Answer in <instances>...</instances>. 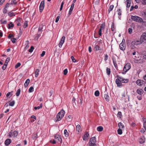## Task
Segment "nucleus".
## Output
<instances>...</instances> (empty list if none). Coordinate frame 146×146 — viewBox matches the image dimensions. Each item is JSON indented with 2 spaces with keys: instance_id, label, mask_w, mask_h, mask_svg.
<instances>
[{
  "instance_id": "nucleus-1",
  "label": "nucleus",
  "mask_w": 146,
  "mask_h": 146,
  "mask_svg": "<svg viewBox=\"0 0 146 146\" xmlns=\"http://www.w3.org/2000/svg\"><path fill=\"white\" fill-rule=\"evenodd\" d=\"M143 42L141 41V39L140 40H135L132 41L131 43V45L130 47L131 49H133L136 48L135 46H137L138 45L140 44H141Z\"/></svg>"
},
{
  "instance_id": "nucleus-2",
  "label": "nucleus",
  "mask_w": 146,
  "mask_h": 146,
  "mask_svg": "<svg viewBox=\"0 0 146 146\" xmlns=\"http://www.w3.org/2000/svg\"><path fill=\"white\" fill-rule=\"evenodd\" d=\"M65 113L63 109L61 110L56 115L57 121H60L64 117Z\"/></svg>"
},
{
  "instance_id": "nucleus-3",
  "label": "nucleus",
  "mask_w": 146,
  "mask_h": 146,
  "mask_svg": "<svg viewBox=\"0 0 146 146\" xmlns=\"http://www.w3.org/2000/svg\"><path fill=\"white\" fill-rule=\"evenodd\" d=\"M18 134V132L16 131L12 132V130L9 132L7 135V137L9 138H11L13 137L14 138L17 137Z\"/></svg>"
},
{
  "instance_id": "nucleus-4",
  "label": "nucleus",
  "mask_w": 146,
  "mask_h": 146,
  "mask_svg": "<svg viewBox=\"0 0 146 146\" xmlns=\"http://www.w3.org/2000/svg\"><path fill=\"white\" fill-rule=\"evenodd\" d=\"M96 142V138L95 137H91L89 142V146H96V144L95 143Z\"/></svg>"
},
{
  "instance_id": "nucleus-5",
  "label": "nucleus",
  "mask_w": 146,
  "mask_h": 146,
  "mask_svg": "<svg viewBox=\"0 0 146 146\" xmlns=\"http://www.w3.org/2000/svg\"><path fill=\"white\" fill-rule=\"evenodd\" d=\"M131 19L133 21L137 22L139 23L143 22V21L142 19L138 16H131Z\"/></svg>"
},
{
  "instance_id": "nucleus-6",
  "label": "nucleus",
  "mask_w": 146,
  "mask_h": 146,
  "mask_svg": "<svg viewBox=\"0 0 146 146\" xmlns=\"http://www.w3.org/2000/svg\"><path fill=\"white\" fill-rule=\"evenodd\" d=\"M105 26L106 25L105 23H103L101 25L100 28L98 32V34L99 36V37L102 36V32L104 31Z\"/></svg>"
},
{
  "instance_id": "nucleus-7",
  "label": "nucleus",
  "mask_w": 146,
  "mask_h": 146,
  "mask_svg": "<svg viewBox=\"0 0 146 146\" xmlns=\"http://www.w3.org/2000/svg\"><path fill=\"white\" fill-rule=\"evenodd\" d=\"M131 68V64L129 63H127L124 66L123 69V73L125 74Z\"/></svg>"
},
{
  "instance_id": "nucleus-8",
  "label": "nucleus",
  "mask_w": 146,
  "mask_h": 146,
  "mask_svg": "<svg viewBox=\"0 0 146 146\" xmlns=\"http://www.w3.org/2000/svg\"><path fill=\"white\" fill-rule=\"evenodd\" d=\"M117 79L115 80V82L118 87L121 88L122 86L121 81L118 77H116Z\"/></svg>"
},
{
  "instance_id": "nucleus-9",
  "label": "nucleus",
  "mask_w": 146,
  "mask_h": 146,
  "mask_svg": "<svg viewBox=\"0 0 146 146\" xmlns=\"http://www.w3.org/2000/svg\"><path fill=\"white\" fill-rule=\"evenodd\" d=\"M136 83L138 86H141L145 83V82L143 80L138 79L136 81Z\"/></svg>"
},
{
  "instance_id": "nucleus-10",
  "label": "nucleus",
  "mask_w": 146,
  "mask_h": 146,
  "mask_svg": "<svg viewBox=\"0 0 146 146\" xmlns=\"http://www.w3.org/2000/svg\"><path fill=\"white\" fill-rule=\"evenodd\" d=\"M116 77H118L119 78L121 81L122 83H126L129 81L128 79H124L123 77L119 75H117Z\"/></svg>"
},
{
  "instance_id": "nucleus-11",
  "label": "nucleus",
  "mask_w": 146,
  "mask_h": 146,
  "mask_svg": "<svg viewBox=\"0 0 146 146\" xmlns=\"http://www.w3.org/2000/svg\"><path fill=\"white\" fill-rule=\"evenodd\" d=\"M10 60V58L9 57H8L5 61V63L4 64L3 66L2 67V69L3 70H5L7 65L8 62Z\"/></svg>"
},
{
  "instance_id": "nucleus-12",
  "label": "nucleus",
  "mask_w": 146,
  "mask_h": 146,
  "mask_svg": "<svg viewBox=\"0 0 146 146\" xmlns=\"http://www.w3.org/2000/svg\"><path fill=\"white\" fill-rule=\"evenodd\" d=\"M44 1H42L40 3L39 6V11L41 13L44 9Z\"/></svg>"
},
{
  "instance_id": "nucleus-13",
  "label": "nucleus",
  "mask_w": 146,
  "mask_h": 146,
  "mask_svg": "<svg viewBox=\"0 0 146 146\" xmlns=\"http://www.w3.org/2000/svg\"><path fill=\"white\" fill-rule=\"evenodd\" d=\"M141 41L143 42H145L146 41V33H143L141 36Z\"/></svg>"
},
{
  "instance_id": "nucleus-14",
  "label": "nucleus",
  "mask_w": 146,
  "mask_h": 146,
  "mask_svg": "<svg viewBox=\"0 0 146 146\" xmlns=\"http://www.w3.org/2000/svg\"><path fill=\"white\" fill-rule=\"evenodd\" d=\"M22 22V19L20 18H19L16 20L15 23L17 24V26H19L21 25V23Z\"/></svg>"
},
{
  "instance_id": "nucleus-15",
  "label": "nucleus",
  "mask_w": 146,
  "mask_h": 146,
  "mask_svg": "<svg viewBox=\"0 0 146 146\" xmlns=\"http://www.w3.org/2000/svg\"><path fill=\"white\" fill-rule=\"evenodd\" d=\"M54 139L57 142H59L61 143L62 142V139L61 136L59 135H55L54 136Z\"/></svg>"
},
{
  "instance_id": "nucleus-16",
  "label": "nucleus",
  "mask_w": 146,
  "mask_h": 146,
  "mask_svg": "<svg viewBox=\"0 0 146 146\" xmlns=\"http://www.w3.org/2000/svg\"><path fill=\"white\" fill-rule=\"evenodd\" d=\"M125 43L123 42H121L119 45V48L122 50H124L125 49Z\"/></svg>"
},
{
  "instance_id": "nucleus-17",
  "label": "nucleus",
  "mask_w": 146,
  "mask_h": 146,
  "mask_svg": "<svg viewBox=\"0 0 146 146\" xmlns=\"http://www.w3.org/2000/svg\"><path fill=\"white\" fill-rule=\"evenodd\" d=\"M74 3H73L72 4L68 13V14L69 15H70L71 14L72 11H73L74 8Z\"/></svg>"
},
{
  "instance_id": "nucleus-18",
  "label": "nucleus",
  "mask_w": 146,
  "mask_h": 146,
  "mask_svg": "<svg viewBox=\"0 0 146 146\" xmlns=\"http://www.w3.org/2000/svg\"><path fill=\"white\" fill-rule=\"evenodd\" d=\"M43 25H39L38 31V35L40 36V34L41 33V32L42 31V29L43 28Z\"/></svg>"
},
{
  "instance_id": "nucleus-19",
  "label": "nucleus",
  "mask_w": 146,
  "mask_h": 146,
  "mask_svg": "<svg viewBox=\"0 0 146 146\" xmlns=\"http://www.w3.org/2000/svg\"><path fill=\"white\" fill-rule=\"evenodd\" d=\"M25 47L24 49V50H27L29 47V41L28 40H26L25 41Z\"/></svg>"
},
{
  "instance_id": "nucleus-20",
  "label": "nucleus",
  "mask_w": 146,
  "mask_h": 146,
  "mask_svg": "<svg viewBox=\"0 0 146 146\" xmlns=\"http://www.w3.org/2000/svg\"><path fill=\"white\" fill-rule=\"evenodd\" d=\"M89 136V134L88 132H86L84 135L83 136V140L84 141H86L88 139V137Z\"/></svg>"
},
{
  "instance_id": "nucleus-21",
  "label": "nucleus",
  "mask_w": 146,
  "mask_h": 146,
  "mask_svg": "<svg viewBox=\"0 0 146 146\" xmlns=\"http://www.w3.org/2000/svg\"><path fill=\"white\" fill-rule=\"evenodd\" d=\"M76 130L78 132V133L81 132L82 131V129L81 126L80 125H78L76 127Z\"/></svg>"
},
{
  "instance_id": "nucleus-22",
  "label": "nucleus",
  "mask_w": 146,
  "mask_h": 146,
  "mask_svg": "<svg viewBox=\"0 0 146 146\" xmlns=\"http://www.w3.org/2000/svg\"><path fill=\"white\" fill-rule=\"evenodd\" d=\"M136 92L139 95H142L143 94L144 91L141 89H138L137 90Z\"/></svg>"
},
{
  "instance_id": "nucleus-23",
  "label": "nucleus",
  "mask_w": 146,
  "mask_h": 146,
  "mask_svg": "<svg viewBox=\"0 0 146 146\" xmlns=\"http://www.w3.org/2000/svg\"><path fill=\"white\" fill-rule=\"evenodd\" d=\"M112 60L115 67L116 69H117V66L116 59L115 58H112Z\"/></svg>"
},
{
  "instance_id": "nucleus-24",
  "label": "nucleus",
  "mask_w": 146,
  "mask_h": 146,
  "mask_svg": "<svg viewBox=\"0 0 146 146\" xmlns=\"http://www.w3.org/2000/svg\"><path fill=\"white\" fill-rule=\"evenodd\" d=\"M11 141L10 139H6L5 142V144L6 145H8L11 143Z\"/></svg>"
},
{
  "instance_id": "nucleus-25",
  "label": "nucleus",
  "mask_w": 146,
  "mask_h": 146,
  "mask_svg": "<svg viewBox=\"0 0 146 146\" xmlns=\"http://www.w3.org/2000/svg\"><path fill=\"white\" fill-rule=\"evenodd\" d=\"M39 72L40 70L38 69H37L35 70L34 72V73L35 74V76L36 78L38 76Z\"/></svg>"
},
{
  "instance_id": "nucleus-26",
  "label": "nucleus",
  "mask_w": 146,
  "mask_h": 146,
  "mask_svg": "<svg viewBox=\"0 0 146 146\" xmlns=\"http://www.w3.org/2000/svg\"><path fill=\"white\" fill-rule=\"evenodd\" d=\"M125 3L127 4V8H129L130 7L131 5V0H125V1H124Z\"/></svg>"
},
{
  "instance_id": "nucleus-27",
  "label": "nucleus",
  "mask_w": 146,
  "mask_h": 146,
  "mask_svg": "<svg viewBox=\"0 0 146 146\" xmlns=\"http://www.w3.org/2000/svg\"><path fill=\"white\" fill-rule=\"evenodd\" d=\"M142 120L143 121V127L146 130V119L143 118H142Z\"/></svg>"
},
{
  "instance_id": "nucleus-28",
  "label": "nucleus",
  "mask_w": 146,
  "mask_h": 146,
  "mask_svg": "<svg viewBox=\"0 0 146 146\" xmlns=\"http://www.w3.org/2000/svg\"><path fill=\"white\" fill-rule=\"evenodd\" d=\"M30 81V80L29 79H27L24 84V86L26 88L27 87L29 84Z\"/></svg>"
},
{
  "instance_id": "nucleus-29",
  "label": "nucleus",
  "mask_w": 146,
  "mask_h": 146,
  "mask_svg": "<svg viewBox=\"0 0 146 146\" xmlns=\"http://www.w3.org/2000/svg\"><path fill=\"white\" fill-rule=\"evenodd\" d=\"M37 137V133H33L32 135V138L34 140H35Z\"/></svg>"
},
{
  "instance_id": "nucleus-30",
  "label": "nucleus",
  "mask_w": 146,
  "mask_h": 146,
  "mask_svg": "<svg viewBox=\"0 0 146 146\" xmlns=\"http://www.w3.org/2000/svg\"><path fill=\"white\" fill-rule=\"evenodd\" d=\"M109 96L107 94H105L104 95V98L107 101H109Z\"/></svg>"
},
{
  "instance_id": "nucleus-31",
  "label": "nucleus",
  "mask_w": 146,
  "mask_h": 146,
  "mask_svg": "<svg viewBox=\"0 0 146 146\" xmlns=\"http://www.w3.org/2000/svg\"><path fill=\"white\" fill-rule=\"evenodd\" d=\"M111 30L112 31H115V28L114 26V24L113 23H112L111 26Z\"/></svg>"
},
{
  "instance_id": "nucleus-32",
  "label": "nucleus",
  "mask_w": 146,
  "mask_h": 146,
  "mask_svg": "<svg viewBox=\"0 0 146 146\" xmlns=\"http://www.w3.org/2000/svg\"><path fill=\"white\" fill-rule=\"evenodd\" d=\"M118 127L119 129L122 128L124 127L123 125L121 122H119L118 124Z\"/></svg>"
},
{
  "instance_id": "nucleus-33",
  "label": "nucleus",
  "mask_w": 146,
  "mask_h": 146,
  "mask_svg": "<svg viewBox=\"0 0 146 146\" xmlns=\"http://www.w3.org/2000/svg\"><path fill=\"white\" fill-rule=\"evenodd\" d=\"M139 142L141 144H142L144 143L145 142V139L144 138H141L139 140Z\"/></svg>"
},
{
  "instance_id": "nucleus-34",
  "label": "nucleus",
  "mask_w": 146,
  "mask_h": 146,
  "mask_svg": "<svg viewBox=\"0 0 146 146\" xmlns=\"http://www.w3.org/2000/svg\"><path fill=\"white\" fill-rule=\"evenodd\" d=\"M117 14L119 16V18H121L120 16L121 15V11L120 9H119L117 11Z\"/></svg>"
},
{
  "instance_id": "nucleus-35",
  "label": "nucleus",
  "mask_w": 146,
  "mask_h": 146,
  "mask_svg": "<svg viewBox=\"0 0 146 146\" xmlns=\"http://www.w3.org/2000/svg\"><path fill=\"white\" fill-rule=\"evenodd\" d=\"M8 15L10 17H11L15 16V13L13 12H9L8 13Z\"/></svg>"
},
{
  "instance_id": "nucleus-36",
  "label": "nucleus",
  "mask_w": 146,
  "mask_h": 146,
  "mask_svg": "<svg viewBox=\"0 0 146 146\" xmlns=\"http://www.w3.org/2000/svg\"><path fill=\"white\" fill-rule=\"evenodd\" d=\"M8 26L9 29H10L11 28H13L14 27V25L11 22H10L8 24Z\"/></svg>"
},
{
  "instance_id": "nucleus-37",
  "label": "nucleus",
  "mask_w": 146,
  "mask_h": 146,
  "mask_svg": "<svg viewBox=\"0 0 146 146\" xmlns=\"http://www.w3.org/2000/svg\"><path fill=\"white\" fill-rule=\"evenodd\" d=\"M106 73L108 75H110L111 73L110 69V68H106Z\"/></svg>"
},
{
  "instance_id": "nucleus-38",
  "label": "nucleus",
  "mask_w": 146,
  "mask_h": 146,
  "mask_svg": "<svg viewBox=\"0 0 146 146\" xmlns=\"http://www.w3.org/2000/svg\"><path fill=\"white\" fill-rule=\"evenodd\" d=\"M103 128L101 126H99L97 128V130L98 131H101L103 130Z\"/></svg>"
},
{
  "instance_id": "nucleus-39",
  "label": "nucleus",
  "mask_w": 146,
  "mask_h": 146,
  "mask_svg": "<svg viewBox=\"0 0 146 146\" xmlns=\"http://www.w3.org/2000/svg\"><path fill=\"white\" fill-rule=\"evenodd\" d=\"M114 7V6L113 5H111L110 6L108 10V11H109V13L110 11H111Z\"/></svg>"
},
{
  "instance_id": "nucleus-40",
  "label": "nucleus",
  "mask_w": 146,
  "mask_h": 146,
  "mask_svg": "<svg viewBox=\"0 0 146 146\" xmlns=\"http://www.w3.org/2000/svg\"><path fill=\"white\" fill-rule=\"evenodd\" d=\"M42 104H41L40 106H38V107H35L34 108L35 110H36L37 109H39L41 108H42Z\"/></svg>"
},
{
  "instance_id": "nucleus-41",
  "label": "nucleus",
  "mask_w": 146,
  "mask_h": 146,
  "mask_svg": "<svg viewBox=\"0 0 146 146\" xmlns=\"http://www.w3.org/2000/svg\"><path fill=\"white\" fill-rule=\"evenodd\" d=\"M72 117L71 115H68L67 116V117H66V119L67 120L70 121V120H72Z\"/></svg>"
},
{
  "instance_id": "nucleus-42",
  "label": "nucleus",
  "mask_w": 146,
  "mask_h": 146,
  "mask_svg": "<svg viewBox=\"0 0 146 146\" xmlns=\"http://www.w3.org/2000/svg\"><path fill=\"white\" fill-rule=\"evenodd\" d=\"M64 134L65 135V136L66 137H67L68 136V133L66 129H65L64 131Z\"/></svg>"
},
{
  "instance_id": "nucleus-43",
  "label": "nucleus",
  "mask_w": 146,
  "mask_h": 146,
  "mask_svg": "<svg viewBox=\"0 0 146 146\" xmlns=\"http://www.w3.org/2000/svg\"><path fill=\"white\" fill-rule=\"evenodd\" d=\"M28 22L27 21H26L24 23V24L23 27L24 28H25L28 26Z\"/></svg>"
},
{
  "instance_id": "nucleus-44",
  "label": "nucleus",
  "mask_w": 146,
  "mask_h": 146,
  "mask_svg": "<svg viewBox=\"0 0 146 146\" xmlns=\"http://www.w3.org/2000/svg\"><path fill=\"white\" fill-rule=\"evenodd\" d=\"M65 37L64 36H62L61 38L60 42H62L63 44L65 41Z\"/></svg>"
},
{
  "instance_id": "nucleus-45",
  "label": "nucleus",
  "mask_w": 146,
  "mask_h": 146,
  "mask_svg": "<svg viewBox=\"0 0 146 146\" xmlns=\"http://www.w3.org/2000/svg\"><path fill=\"white\" fill-rule=\"evenodd\" d=\"M118 134L119 135H121L122 133V130L121 129H119L117 131Z\"/></svg>"
},
{
  "instance_id": "nucleus-46",
  "label": "nucleus",
  "mask_w": 146,
  "mask_h": 146,
  "mask_svg": "<svg viewBox=\"0 0 146 146\" xmlns=\"http://www.w3.org/2000/svg\"><path fill=\"white\" fill-rule=\"evenodd\" d=\"M15 104V102L14 101H13L11 102H10L9 103V106H14Z\"/></svg>"
},
{
  "instance_id": "nucleus-47",
  "label": "nucleus",
  "mask_w": 146,
  "mask_h": 146,
  "mask_svg": "<svg viewBox=\"0 0 146 146\" xmlns=\"http://www.w3.org/2000/svg\"><path fill=\"white\" fill-rule=\"evenodd\" d=\"M100 47L98 45H96L94 47V50H95L98 51L100 50Z\"/></svg>"
},
{
  "instance_id": "nucleus-48",
  "label": "nucleus",
  "mask_w": 146,
  "mask_h": 146,
  "mask_svg": "<svg viewBox=\"0 0 146 146\" xmlns=\"http://www.w3.org/2000/svg\"><path fill=\"white\" fill-rule=\"evenodd\" d=\"M34 91V88L32 86L30 88L29 90V92L30 93Z\"/></svg>"
},
{
  "instance_id": "nucleus-49",
  "label": "nucleus",
  "mask_w": 146,
  "mask_h": 146,
  "mask_svg": "<svg viewBox=\"0 0 146 146\" xmlns=\"http://www.w3.org/2000/svg\"><path fill=\"white\" fill-rule=\"evenodd\" d=\"M21 92V89H19L17 92L16 93V95L17 96H19L20 93Z\"/></svg>"
},
{
  "instance_id": "nucleus-50",
  "label": "nucleus",
  "mask_w": 146,
  "mask_h": 146,
  "mask_svg": "<svg viewBox=\"0 0 146 146\" xmlns=\"http://www.w3.org/2000/svg\"><path fill=\"white\" fill-rule=\"evenodd\" d=\"M122 115L121 112V111L118 112L117 113V116L119 118H121L122 117Z\"/></svg>"
},
{
  "instance_id": "nucleus-51",
  "label": "nucleus",
  "mask_w": 146,
  "mask_h": 146,
  "mask_svg": "<svg viewBox=\"0 0 146 146\" xmlns=\"http://www.w3.org/2000/svg\"><path fill=\"white\" fill-rule=\"evenodd\" d=\"M34 49V47L33 46H31L29 50V52H32Z\"/></svg>"
},
{
  "instance_id": "nucleus-52",
  "label": "nucleus",
  "mask_w": 146,
  "mask_h": 146,
  "mask_svg": "<svg viewBox=\"0 0 146 146\" xmlns=\"http://www.w3.org/2000/svg\"><path fill=\"white\" fill-rule=\"evenodd\" d=\"M100 92L98 91H96L94 93L95 95L96 96H98L99 95Z\"/></svg>"
},
{
  "instance_id": "nucleus-53",
  "label": "nucleus",
  "mask_w": 146,
  "mask_h": 146,
  "mask_svg": "<svg viewBox=\"0 0 146 146\" xmlns=\"http://www.w3.org/2000/svg\"><path fill=\"white\" fill-rule=\"evenodd\" d=\"M21 65V64L19 62H18L17 63L16 65H15V68H17L19 67Z\"/></svg>"
},
{
  "instance_id": "nucleus-54",
  "label": "nucleus",
  "mask_w": 146,
  "mask_h": 146,
  "mask_svg": "<svg viewBox=\"0 0 146 146\" xmlns=\"http://www.w3.org/2000/svg\"><path fill=\"white\" fill-rule=\"evenodd\" d=\"M68 71L67 69L66 68L63 71V74L64 75H66L68 73Z\"/></svg>"
},
{
  "instance_id": "nucleus-55",
  "label": "nucleus",
  "mask_w": 146,
  "mask_h": 146,
  "mask_svg": "<svg viewBox=\"0 0 146 146\" xmlns=\"http://www.w3.org/2000/svg\"><path fill=\"white\" fill-rule=\"evenodd\" d=\"M16 40V39L14 38H11V40L12 41V42L13 43H15Z\"/></svg>"
},
{
  "instance_id": "nucleus-56",
  "label": "nucleus",
  "mask_w": 146,
  "mask_h": 146,
  "mask_svg": "<svg viewBox=\"0 0 146 146\" xmlns=\"http://www.w3.org/2000/svg\"><path fill=\"white\" fill-rule=\"evenodd\" d=\"M132 29L131 28H129L128 29V32L129 34H131L132 32Z\"/></svg>"
},
{
  "instance_id": "nucleus-57",
  "label": "nucleus",
  "mask_w": 146,
  "mask_h": 146,
  "mask_svg": "<svg viewBox=\"0 0 146 146\" xmlns=\"http://www.w3.org/2000/svg\"><path fill=\"white\" fill-rule=\"evenodd\" d=\"M137 98L139 100H141L142 99V95H139L137 96Z\"/></svg>"
},
{
  "instance_id": "nucleus-58",
  "label": "nucleus",
  "mask_w": 146,
  "mask_h": 146,
  "mask_svg": "<svg viewBox=\"0 0 146 146\" xmlns=\"http://www.w3.org/2000/svg\"><path fill=\"white\" fill-rule=\"evenodd\" d=\"M71 59L72 61V62H76V60L74 58L73 56H72L71 57Z\"/></svg>"
},
{
  "instance_id": "nucleus-59",
  "label": "nucleus",
  "mask_w": 146,
  "mask_h": 146,
  "mask_svg": "<svg viewBox=\"0 0 146 146\" xmlns=\"http://www.w3.org/2000/svg\"><path fill=\"white\" fill-rule=\"evenodd\" d=\"M7 10L6 9V8L5 7L3 9V12L5 14L7 12Z\"/></svg>"
},
{
  "instance_id": "nucleus-60",
  "label": "nucleus",
  "mask_w": 146,
  "mask_h": 146,
  "mask_svg": "<svg viewBox=\"0 0 146 146\" xmlns=\"http://www.w3.org/2000/svg\"><path fill=\"white\" fill-rule=\"evenodd\" d=\"M108 58V56L107 54H106L104 57V60L105 61L107 60Z\"/></svg>"
},
{
  "instance_id": "nucleus-61",
  "label": "nucleus",
  "mask_w": 146,
  "mask_h": 146,
  "mask_svg": "<svg viewBox=\"0 0 146 146\" xmlns=\"http://www.w3.org/2000/svg\"><path fill=\"white\" fill-rule=\"evenodd\" d=\"M60 16H58L57 17H56V20H55V22L56 23H57L58 21L59 20V19H60Z\"/></svg>"
},
{
  "instance_id": "nucleus-62",
  "label": "nucleus",
  "mask_w": 146,
  "mask_h": 146,
  "mask_svg": "<svg viewBox=\"0 0 146 146\" xmlns=\"http://www.w3.org/2000/svg\"><path fill=\"white\" fill-rule=\"evenodd\" d=\"M141 1L143 4L146 5V0H141Z\"/></svg>"
},
{
  "instance_id": "nucleus-63",
  "label": "nucleus",
  "mask_w": 146,
  "mask_h": 146,
  "mask_svg": "<svg viewBox=\"0 0 146 146\" xmlns=\"http://www.w3.org/2000/svg\"><path fill=\"white\" fill-rule=\"evenodd\" d=\"M45 52L44 51H43L42 54H40V56L41 57H43L45 55Z\"/></svg>"
},
{
  "instance_id": "nucleus-64",
  "label": "nucleus",
  "mask_w": 146,
  "mask_h": 146,
  "mask_svg": "<svg viewBox=\"0 0 146 146\" xmlns=\"http://www.w3.org/2000/svg\"><path fill=\"white\" fill-rule=\"evenodd\" d=\"M56 141L55 140H53V141L50 140V142L52 143L53 144H55L56 143Z\"/></svg>"
}]
</instances>
